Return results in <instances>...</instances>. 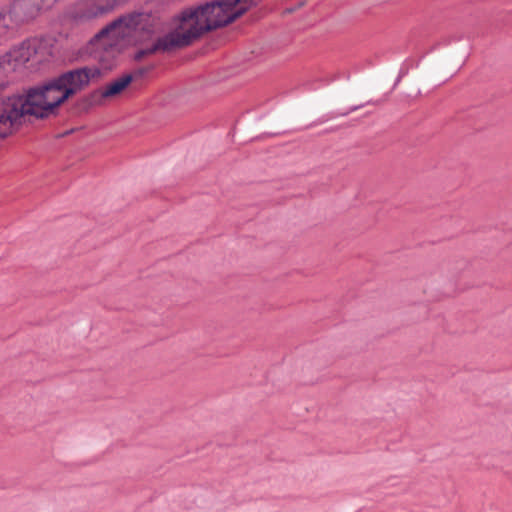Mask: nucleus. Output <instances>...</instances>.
<instances>
[{
    "label": "nucleus",
    "mask_w": 512,
    "mask_h": 512,
    "mask_svg": "<svg viewBox=\"0 0 512 512\" xmlns=\"http://www.w3.org/2000/svg\"><path fill=\"white\" fill-rule=\"evenodd\" d=\"M253 0H213L184 10L176 30L185 47L203 34L227 26L241 17Z\"/></svg>",
    "instance_id": "f257e3e1"
},
{
    "label": "nucleus",
    "mask_w": 512,
    "mask_h": 512,
    "mask_svg": "<svg viewBox=\"0 0 512 512\" xmlns=\"http://www.w3.org/2000/svg\"><path fill=\"white\" fill-rule=\"evenodd\" d=\"M154 19L148 13H131L119 17L101 29L91 40L99 43L103 49L114 46V39L130 35L132 31H142L150 34L153 31Z\"/></svg>",
    "instance_id": "f03ea898"
},
{
    "label": "nucleus",
    "mask_w": 512,
    "mask_h": 512,
    "mask_svg": "<svg viewBox=\"0 0 512 512\" xmlns=\"http://www.w3.org/2000/svg\"><path fill=\"white\" fill-rule=\"evenodd\" d=\"M26 114L32 115V87L25 94L7 97L0 103V139L10 135Z\"/></svg>",
    "instance_id": "7ed1b4c3"
},
{
    "label": "nucleus",
    "mask_w": 512,
    "mask_h": 512,
    "mask_svg": "<svg viewBox=\"0 0 512 512\" xmlns=\"http://www.w3.org/2000/svg\"><path fill=\"white\" fill-rule=\"evenodd\" d=\"M32 57V42L25 39L19 45L14 46L9 52L0 56V95L10 84L9 80H3L11 73H22L28 68Z\"/></svg>",
    "instance_id": "20e7f679"
},
{
    "label": "nucleus",
    "mask_w": 512,
    "mask_h": 512,
    "mask_svg": "<svg viewBox=\"0 0 512 512\" xmlns=\"http://www.w3.org/2000/svg\"><path fill=\"white\" fill-rule=\"evenodd\" d=\"M101 70L97 66H84L66 71L60 74L55 84L56 89H63L64 92L58 101L65 102L78 92L85 89L91 80L99 78Z\"/></svg>",
    "instance_id": "39448f33"
},
{
    "label": "nucleus",
    "mask_w": 512,
    "mask_h": 512,
    "mask_svg": "<svg viewBox=\"0 0 512 512\" xmlns=\"http://www.w3.org/2000/svg\"><path fill=\"white\" fill-rule=\"evenodd\" d=\"M57 79L54 78L41 88H34V118L44 119L53 114L63 102L58 101L64 90L56 89Z\"/></svg>",
    "instance_id": "423d86ee"
},
{
    "label": "nucleus",
    "mask_w": 512,
    "mask_h": 512,
    "mask_svg": "<svg viewBox=\"0 0 512 512\" xmlns=\"http://www.w3.org/2000/svg\"><path fill=\"white\" fill-rule=\"evenodd\" d=\"M32 13V0H14L7 10L0 12V35L3 39L9 31L28 22Z\"/></svg>",
    "instance_id": "0eeeda50"
},
{
    "label": "nucleus",
    "mask_w": 512,
    "mask_h": 512,
    "mask_svg": "<svg viewBox=\"0 0 512 512\" xmlns=\"http://www.w3.org/2000/svg\"><path fill=\"white\" fill-rule=\"evenodd\" d=\"M125 0H81L74 8L73 16L77 20L88 21L103 17L112 12Z\"/></svg>",
    "instance_id": "6e6552de"
},
{
    "label": "nucleus",
    "mask_w": 512,
    "mask_h": 512,
    "mask_svg": "<svg viewBox=\"0 0 512 512\" xmlns=\"http://www.w3.org/2000/svg\"><path fill=\"white\" fill-rule=\"evenodd\" d=\"M185 47L179 36V31L175 30L163 37L158 38L150 47L141 49L135 54V60L140 61L145 56L156 52H169L173 49Z\"/></svg>",
    "instance_id": "1a4fd4ad"
},
{
    "label": "nucleus",
    "mask_w": 512,
    "mask_h": 512,
    "mask_svg": "<svg viewBox=\"0 0 512 512\" xmlns=\"http://www.w3.org/2000/svg\"><path fill=\"white\" fill-rule=\"evenodd\" d=\"M133 79L134 76L131 74H125L108 84L104 90L92 93L91 98L94 99L98 95L102 99L117 96L133 81Z\"/></svg>",
    "instance_id": "9d476101"
},
{
    "label": "nucleus",
    "mask_w": 512,
    "mask_h": 512,
    "mask_svg": "<svg viewBox=\"0 0 512 512\" xmlns=\"http://www.w3.org/2000/svg\"><path fill=\"white\" fill-rule=\"evenodd\" d=\"M55 0H34V6H37L38 10H45L52 6Z\"/></svg>",
    "instance_id": "9b49d317"
},
{
    "label": "nucleus",
    "mask_w": 512,
    "mask_h": 512,
    "mask_svg": "<svg viewBox=\"0 0 512 512\" xmlns=\"http://www.w3.org/2000/svg\"><path fill=\"white\" fill-rule=\"evenodd\" d=\"M146 69L144 68H141V69H138L137 71L134 72V74H131L132 76H134V78L136 77H140L142 76L144 73H146Z\"/></svg>",
    "instance_id": "f8f14e48"
},
{
    "label": "nucleus",
    "mask_w": 512,
    "mask_h": 512,
    "mask_svg": "<svg viewBox=\"0 0 512 512\" xmlns=\"http://www.w3.org/2000/svg\"><path fill=\"white\" fill-rule=\"evenodd\" d=\"M3 39V37L0 35V41Z\"/></svg>",
    "instance_id": "ddd939ff"
}]
</instances>
